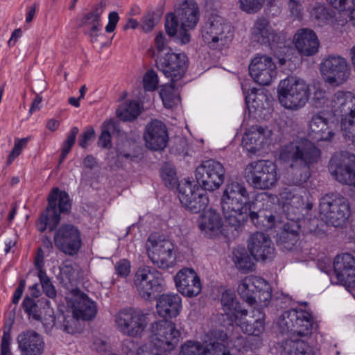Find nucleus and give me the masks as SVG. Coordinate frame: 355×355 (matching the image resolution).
Wrapping results in <instances>:
<instances>
[{"label":"nucleus","instance_id":"f257e3e1","mask_svg":"<svg viewBox=\"0 0 355 355\" xmlns=\"http://www.w3.org/2000/svg\"><path fill=\"white\" fill-rule=\"evenodd\" d=\"M320 155V150L306 138H297L282 145L278 156L290 166L288 184L300 187L306 183L311 175V166L318 162Z\"/></svg>","mask_w":355,"mask_h":355},{"label":"nucleus","instance_id":"f03ea898","mask_svg":"<svg viewBox=\"0 0 355 355\" xmlns=\"http://www.w3.org/2000/svg\"><path fill=\"white\" fill-rule=\"evenodd\" d=\"M250 195L243 182H227L221 197V207L226 221L232 227L240 226L251 207Z\"/></svg>","mask_w":355,"mask_h":355},{"label":"nucleus","instance_id":"7ed1b4c3","mask_svg":"<svg viewBox=\"0 0 355 355\" xmlns=\"http://www.w3.org/2000/svg\"><path fill=\"white\" fill-rule=\"evenodd\" d=\"M277 94L279 101L284 108L297 111L309 101L310 87L303 79L297 76H288L279 82Z\"/></svg>","mask_w":355,"mask_h":355},{"label":"nucleus","instance_id":"20e7f679","mask_svg":"<svg viewBox=\"0 0 355 355\" xmlns=\"http://www.w3.org/2000/svg\"><path fill=\"white\" fill-rule=\"evenodd\" d=\"M71 207L69 194L57 187L53 188L48 197V206L40 215L36 226L43 232L47 228L53 231L60 221V213H68Z\"/></svg>","mask_w":355,"mask_h":355},{"label":"nucleus","instance_id":"39448f33","mask_svg":"<svg viewBox=\"0 0 355 355\" xmlns=\"http://www.w3.org/2000/svg\"><path fill=\"white\" fill-rule=\"evenodd\" d=\"M244 178L252 187L259 190L271 189L279 178L277 165L269 160L248 164L244 170Z\"/></svg>","mask_w":355,"mask_h":355},{"label":"nucleus","instance_id":"423d86ee","mask_svg":"<svg viewBox=\"0 0 355 355\" xmlns=\"http://www.w3.org/2000/svg\"><path fill=\"white\" fill-rule=\"evenodd\" d=\"M319 210L326 223L334 227L342 226L351 214L347 199L334 193L327 194L320 199Z\"/></svg>","mask_w":355,"mask_h":355},{"label":"nucleus","instance_id":"0eeeda50","mask_svg":"<svg viewBox=\"0 0 355 355\" xmlns=\"http://www.w3.org/2000/svg\"><path fill=\"white\" fill-rule=\"evenodd\" d=\"M241 297L250 305L259 304L266 306L272 297V290L268 282L257 276L245 277L238 286Z\"/></svg>","mask_w":355,"mask_h":355},{"label":"nucleus","instance_id":"6e6552de","mask_svg":"<svg viewBox=\"0 0 355 355\" xmlns=\"http://www.w3.org/2000/svg\"><path fill=\"white\" fill-rule=\"evenodd\" d=\"M231 26L221 16L214 15L209 17L202 31L204 42L214 49H220L230 44L233 39Z\"/></svg>","mask_w":355,"mask_h":355},{"label":"nucleus","instance_id":"1a4fd4ad","mask_svg":"<svg viewBox=\"0 0 355 355\" xmlns=\"http://www.w3.org/2000/svg\"><path fill=\"white\" fill-rule=\"evenodd\" d=\"M162 275L156 268L141 266L134 275V286L138 294L144 299L150 300L163 287Z\"/></svg>","mask_w":355,"mask_h":355},{"label":"nucleus","instance_id":"9d476101","mask_svg":"<svg viewBox=\"0 0 355 355\" xmlns=\"http://www.w3.org/2000/svg\"><path fill=\"white\" fill-rule=\"evenodd\" d=\"M150 345L153 348L173 351L178 345L181 333L175 323L160 320L150 325Z\"/></svg>","mask_w":355,"mask_h":355},{"label":"nucleus","instance_id":"9b49d317","mask_svg":"<svg viewBox=\"0 0 355 355\" xmlns=\"http://www.w3.org/2000/svg\"><path fill=\"white\" fill-rule=\"evenodd\" d=\"M313 322V317L308 311L290 309L282 313L278 324L282 333L291 332L306 337L311 335Z\"/></svg>","mask_w":355,"mask_h":355},{"label":"nucleus","instance_id":"f8f14e48","mask_svg":"<svg viewBox=\"0 0 355 355\" xmlns=\"http://www.w3.org/2000/svg\"><path fill=\"white\" fill-rule=\"evenodd\" d=\"M147 253L152 263L159 268H169L175 263V245L169 239L150 236L148 239Z\"/></svg>","mask_w":355,"mask_h":355},{"label":"nucleus","instance_id":"ddd939ff","mask_svg":"<svg viewBox=\"0 0 355 355\" xmlns=\"http://www.w3.org/2000/svg\"><path fill=\"white\" fill-rule=\"evenodd\" d=\"M329 171L340 183L355 185V155L348 151L335 153L329 163Z\"/></svg>","mask_w":355,"mask_h":355},{"label":"nucleus","instance_id":"4468645a","mask_svg":"<svg viewBox=\"0 0 355 355\" xmlns=\"http://www.w3.org/2000/svg\"><path fill=\"white\" fill-rule=\"evenodd\" d=\"M225 169L218 161L205 160L196 169V179L203 189L214 191L220 188L225 181Z\"/></svg>","mask_w":355,"mask_h":355},{"label":"nucleus","instance_id":"2eb2a0df","mask_svg":"<svg viewBox=\"0 0 355 355\" xmlns=\"http://www.w3.org/2000/svg\"><path fill=\"white\" fill-rule=\"evenodd\" d=\"M118 330L124 336L141 338L148 325L146 316L133 309H123L115 317Z\"/></svg>","mask_w":355,"mask_h":355},{"label":"nucleus","instance_id":"dca6fc26","mask_svg":"<svg viewBox=\"0 0 355 355\" xmlns=\"http://www.w3.org/2000/svg\"><path fill=\"white\" fill-rule=\"evenodd\" d=\"M321 73L324 81L338 87L349 78L351 68L347 60L340 55H329L321 63Z\"/></svg>","mask_w":355,"mask_h":355},{"label":"nucleus","instance_id":"f3484780","mask_svg":"<svg viewBox=\"0 0 355 355\" xmlns=\"http://www.w3.org/2000/svg\"><path fill=\"white\" fill-rule=\"evenodd\" d=\"M199 184L186 181L178 184V198L182 206L192 213L204 210L209 205V198Z\"/></svg>","mask_w":355,"mask_h":355},{"label":"nucleus","instance_id":"a211bd4d","mask_svg":"<svg viewBox=\"0 0 355 355\" xmlns=\"http://www.w3.org/2000/svg\"><path fill=\"white\" fill-rule=\"evenodd\" d=\"M338 127V119L329 112L319 111L311 117L308 134L318 141H329L334 137Z\"/></svg>","mask_w":355,"mask_h":355},{"label":"nucleus","instance_id":"6ab92c4d","mask_svg":"<svg viewBox=\"0 0 355 355\" xmlns=\"http://www.w3.org/2000/svg\"><path fill=\"white\" fill-rule=\"evenodd\" d=\"M54 230L53 241L55 247L65 254H76L82 244L79 230L73 225L63 224Z\"/></svg>","mask_w":355,"mask_h":355},{"label":"nucleus","instance_id":"aec40b11","mask_svg":"<svg viewBox=\"0 0 355 355\" xmlns=\"http://www.w3.org/2000/svg\"><path fill=\"white\" fill-rule=\"evenodd\" d=\"M188 58L185 53L167 52L159 57L156 61L157 69L171 81L178 82L184 75L187 68Z\"/></svg>","mask_w":355,"mask_h":355},{"label":"nucleus","instance_id":"412c9836","mask_svg":"<svg viewBox=\"0 0 355 355\" xmlns=\"http://www.w3.org/2000/svg\"><path fill=\"white\" fill-rule=\"evenodd\" d=\"M249 72L253 80L261 85H269L277 75L275 63L266 55H257L249 65Z\"/></svg>","mask_w":355,"mask_h":355},{"label":"nucleus","instance_id":"4be33fe9","mask_svg":"<svg viewBox=\"0 0 355 355\" xmlns=\"http://www.w3.org/2000/svg\"><path fill=\"white\" fill-rule=\"evenodd\" d=\"M248 248L257 261L271 259L275 254L270 236L261 232H256L250 235L248 241Z\"/></svg>","mask_w":355,"mask_h":355},{"label":"nucleus","instance_id":"5701e85b","mask_svg":"<svg viewBox=\"0 0 355 355\" xmlns=\"http://www.w3.org/2000/svg\"><path fill=\"white\" fill-rule=\"evenodd\" d=\"M144 139L148 148L153 150L164 149L168 141L166 125L157 119L151 121L146 126Z\"/></svg>","mask_w":355,"mask_h":355},{"label":"nucleus","instance_id":"b1692460","mask_svg":"<svg viewBox=\"0 0 355 355\" xmlns=\"http://www.w3.org/2000/svg\"><path fill=\"white\" fill-rule=\"evenodd\" d=\"M174 279L177 289L182 295L193 297L200 293L202 290L200 279L193 268H184L180 270Z\"/></svg>","mask_w":355,"mask_h":355},{"label":"nucleus","instance_id":"393cba45","mask_svg":"<svg viewBox=\"0 0 355 355\" xmlns=\"http://www.w3.org/2000/svg\"><path fill=\"white\" fill-rule=\"evenodd\" d=\"M304 191L302 188H292L286 187L279 193L282 209L287 218H297L300 215V210L304 207V202L302 196Z\"/></svg>","mask_w":355,"mask_h":355},{"label":"nucleus","instance_id":"a878e982","mask_svg":"<svg viewBox=\"0 0 355 355\" xmlns=\"http://www.w3.org/2000/svg\"><path fill=\"white\" fill-rule=\"evenodd\" d=\"M329 106L334 118H355V95L350 92H336L330 101Z\"/></svg>","mask_w":355,"mask_h":355},{"label":"nucleus","instance_id":"bb28decb","mask_svg":"<svg viewBox=\"0 0 355 355\" xmlns=\"http://www.w3.org/2000/svg\"><path fill=\"white\" fill-rule=\"evenodd\" d=\"M271 135L272 130L267 127L252 125L243 136V146L248 153L255 154L270 139Z\"/></svg>","mask_w":355,"mask_h":355},{"label":"nucleus","instance_id":"cd10ccee","mask_svg":"<svg viewBox=\"0 0 355 355\" xmlns=\"http://www.w3.org/2000/svg\"><path fill=\"white\" fill-rule=\"evenodd\" d=\"M21 355H42L45 343L42 336L34 330H26L17 338Z\"/></svg>","mask_w":355,"mask_h":355},{"label":"nucleus","instance_id":"c85d7f7f","mask_svg":"<svg viewBox=\"0 0 355 355\" xmlns=\"http://www.w3.org/2000/svg\"><path fill=\"white\" fill-rule=\"evenodd\" d=\"M295 46L304 56H311L318 51L320 42L313 31L309 28H301L293 37Z\"/></svg>","mask_w":355,"mask_h":355},{"label":"nucleus","instance_id":"c756f323","mask_svg":"<svg viewBox=\"0 0 355 355\" xmlns=\"http://www.w3.org/2000/svg\"><path fill=\"white\" fill-rule=\"evenodd\" d=\"M103 9L101 6H95L91 11L85 14L80 19L79 27L84 28V33L87 35L91 42L97 41L102 28L101 15Z\"/></svg>","mask_w":355,"mask_h":355},{"label":"nucleus","instance_id":"7c9ffc66","mask_svg":"<svg viewBox=\"0 0 355 355\" xmlns=\"http://www.w3.org/2000/svg\"><path fill=\"white\" fill-rule=\"evenodd\" d=\"M289 221L285 223L277 234V243L284 250H291L299 240L300 225L297 218H288Z\"/></svg>","mask_w":355,"mask_h":355},{"label":"nucleus","instance_id":"2f4dec72","mask_svg":"<svg viewBox=\"0 0 355 355\" xmlns=\"http://www.w3.org/2000/svg\"><path fill=\"white\" fill-rule=\"evenodd\" d=\"M198 222L200 231L209 238L218 235L223 225L220 213L212 208L205 211Z\"/></svg>","mask_w":355,"mask_h":355},{"label":"nucleus","instance_id":"473e14b6","mask_svg":"<svg viewBox=\"0 0 355 355\" xmlns=\"http://www.w3.org/2000/svg\"><path fill=\"white\" fill-rule=\"evenodd\" d=\"M252 39L261 44L269 45L275 43L279 37L265 17H259L252 28Z\"/></svg>","mask_w":355,"mask_h":355},{"label":"nucleus","instance_id":"72a5a7b5","mask_svg":"<svg viewBox=\"0 0 355 355\" xmlns=\"http://www.w3.org/2000/svg\"><path fill=\"white\" fill-rule=\"evenodd\" d=\"M182 299L178 294H163L157 302L159 315L164 318H175L180 313Z\"/></svg>","mask_w":355,"mask_h":355},{"label":"nucleus","instance_id":"f704fd0d","mask_svg":"<svg viewBox=\"0 0 355 355\" xmlns=\"http://www.w3.org/2000/svg\"><path fill=\"white\" fill-rule=\"evenodd\" d=\"M182 28H193L198 21V7L194 0H184L175 10Z\"/></svg>","mask_w":355,"mask_h":355},{"label":"nucleus","instance_id":"c9c22d12","mask_svg":"<svg viewBox=\"0 0 355 355\" xmlns=\"http://www.w3.org/2000/svg\"><path fill=\"white\" fill-rule=\"evenodd\" d=\"M334 268L336 278L346 283L350 276H355V258L349 253H344L336 257Z\"/></svg>","mask_w":355,"mask_h":355},{"label":"nucleus","instance_id":"e433bc0d","mask_svg":"<svg viewBox=\"0 0 355 355\" xmlns=\"http://www.w3.org/2000/svg\"><path fill=\"white\" fill-rule=\"evenodd\" d=\"M221 304L223 309L227 318L231 320H236L240 317H245L248 315L246 309H242L239 304L236 302L235 293L227 290L223 293L221 297Z\"/></svg>","mask_w":355,"mask_h":355},{"label":"nucleus","instance_id":"4c0bfd02","mask_svg":"<svg viewBox=\"0 0 355 355\" xmlns=\"http://www.w3.org/2000/svg\"><path fill=\"white\" fill-rule=\"evenodd\" d=\"M73 312L78 318L89 320L96 314L97 309L95 302L86 295L77 297L73 302Z\"/></svg>","mask_w":355,"mask_h":355},{"label":"nucleus","instance_id":"58836bf2","mask_svg":"<svg viewBox=\"0 0 355 355\" xmlns=\"http://www.w3.org/2000/svg\"><path fill=\"white\" fill-rule=\"evenodd\" d=\"M264 313L258 309L253 311L252 320L243 322L240 321L239 326L245 334L259 336L264 331Z\"/></svg>","mask_w":355,"mask_h":355},{"label":"nucleus","instance_id":"ea45409f","mask_svg":"<svg viewBox=\"0 0 355 355\" xmlns=\"http://www.w3.org/2000/svg\"><path fill=\"white\" fill-rule=\"evenodd\" d=\"M180 86L181 84L173 81L169 84L162 86L159 95L166 107L173 108L179 103L180 98L176 90Z\"/></svg>","mask_w":355,"mask_h":355},{"label":"nucleus","instance_id":"a19ab883","mask_svg":"<svg viewBox=\"0 0 355 355\" xmlns=\"http://www.w3.org/2000/svg\"><path fill=\"white\" fill-rule=\"evenodd\" d=\"M79 319L73 312L60 314L54 320V326L68 334H74L78 331Z\"/></svg>","mask_w":355,"mask_h":355},{"label":"nucleus","instance_id":"79ce46f5","mask_svg":"<svg viewBox=\"0 0 355 355\" xmlns=\"http://www.w3.org/2000/svg\"><path fill=\"white\" fill-rule=\"evenodd\" d=\"M43 302L40 300H35L34 298L26 295L22 302L21 306L24 311L28 315L29 319L35 321H42V305Z\"/></svg>","mask_w":355,"mask_h":355},{"label":"nucleus","instance_id":"37998d69","mask_svg":"<svg viewBox=\"0 0 355 355\" xmlns=\"http://www.w3.org/2000/svg\"><path fill=\"white\" fill-rule=\"evenodd\" d=\"M117 130V123L114 119H110L103 123L101 134L98 140V146L103 148L112 147V134Z\"/></svg>","mask_w":355,"mask_h":355},{"label":"nucleus","instance_id":"c03bdc74","mask_svg":"<svg viewBox=\"0 0 355 355\" xmlns=\"http://www.w3.org/2000/svg\"><path fill=\"white\" fill-rule=\"evenodd\" d=\"M141 113L140 104L135 101H130L121 105L116 110V114L123 121L135 120Z\"/></svg>","mask_w":355,"mask_h":355},{"label":"nucleus","instance_id":"a18cd8bd","mask_svg":"<svg viewBox=\"0 0 355 355\" xmlns=\"http://www.w3.org/2000/svg\"><path fill=\"white\" fill-rule=\"evenodd\" d=\"M209 343L203 345L198 341L187 340L181 345L179 355H205Z\"/></svg>","mask_w":355,"mask_h":355},{"label":"nucleus","instance_id":"49530a36","mask_svg":"<svg viewBox=\"0 0 355 355\" xmlns=\"http://www.w3.org/2000/svg\"><path fill=\"white\" fill-rule=\"evenodd\" d=\"M334 8L340 11H349V21L355 27V0H327Z\"/></svg>","mask_w":355,"mask_h":355},{"label":"nucleus","instance_id":"de8ad7c7","mask_svg":"<svg viewBox=\"0 0 355 355\" xmlns=\"http://www.w3.org/2000/svg\"><path fill=\"white\" fill-rule=\"evenodd\" d=\"M160 175L164 184L169 188H174L178 182L175 169L169 166L164 165L161 169Z\"/></svg>","mask_w":355,"mask_h":355},{"label":"nucleus","instance_id":"09e8293b","mask_svg":"<svg viewBox=\"0 0 355 355\" xmlns=\"http://www.w3.org/2000/svg\"><path fill=\"white\" fill-rule=\"evenodd\" d=\"M263 3L264 0H239V8L248 14L258 12Z\"/></svg>","mask_w":355,"mask_h":355},{"label":"nucleus","instance_id":"8fccbe9b","mask_svg":"<svg viewBox=\"0 0 355 355\" xmlns=\"http://www.w3.org/2000/svg\"><path fill=\"white\" fill-rule=\"evenodd\" d=\"M234 262L236 268L243 272L252 270L254 267L251 257L246 252L235 254Z\"/></svg>","mask_w":355,"mask_h":355},{"label":"nucleus","instance_id":"3c124183","mask_svg":"<svg viewBox=\"0 0 355 355\" xmlns=\"http://www.w3.org/2000/svg\"><path fill=\"white\" fill-rule=\"evenodd\" d=\"M38 277L40 280L43 292L45 295L50 298H55L57 295L55 288L51 283L49 277L47 276L46 272L41 271L40 272H38Z\"/></svg>","mask_w":355,"mask_h":355},{"label":"nucleus","instance_id":"603ef678","mask_svg":"<svg viewBox=\"0 0 355 355\" xmlns=\"http://www.w3.org/2000/svg\"><path fill=\"white\" fill-rule=\"evenodd\" d=\"M355 118H343L340 119L341 130L343 136L351 141H354L355 139Z\"/></svg>","mask_w":355,"mask_h":355},{"label":"nucleus","instance_id":"864d4df0","mask_svg":"<svg viewBox=\"0 0 355 355\" xmlns=\"http://www.w3.org/2000/svg\"><path fill=\"white\" fill-rule=\"evenodd\" d=\"M179 23L180 24L175 12L166 15L165 30L169 36L174 37L177 35Z\"/></svg>","mask_w":355,"mask_h":355},{"label":"nucleus","instance_id":"5fc2aeb1","mask_svg":"<svg viewBox=\"0 0 355 355\" xmlns=\"http://www.w3.org/2000/svg\"><path fill=\"white\" fill-rule=\"evenodd\" d=\"M158 76L153 70L148 71L143 78V84L145 90L155 91L158 86Z\"/></svg>","mask_w":355,"mask_h":355},{"label":"nucleus","instance_id":"6e6d98bb","mask_svg":"<svg viewBox=\"0 0 355 355\" xmlns=\"http://www.w3.org/2000/svg\"><path fill=\"white\" fill-rule=\"evenodd\" d=\"M287 345L295 349L293 352L294 355H310L311 352L309 345L301 339L292 340Z\"/></svg>","mask_w":355,"mask_h":355},{"label":"nucleus","instance_id":"4d7b16f0","mask_svg":"<svg viewBox=\"0 0 355 355\" xmlns=\"http://www.w3.org/2000/svg\"><path fill=\"white\" fill-rule=\"evenodd\" d=\"M79 130L77 127H73L69 134L68 135L66 140L64 141L62 150V158L64 159L67 155L71 150L72 146L75 144L76 138L78 134Z\"/></svg>","mask_w":355,"mask_h":355},{"label":"nucleus","instance_id":"13d9d810","mask_svg":"<svg viewBox=\"0 0 355 355\" xmlns=\"http://www.w3.org/2000/svg\"><path fill=\"white\" fill-rule=\"evenodd\" d=\"M94 137V129L91 126L87 127L79 137L78 145L83 148H86Z\"/></svg>","mask_w":355,"mask_h":355},{"label":"nucleus","instance_id":"bf43d9fd","mask_svg":"<svg viewBox=\"0 0 355 355\" xmlns=\"http://www.w3.org/2000/svg\"><path fill=\"white\" fill-rule=\"evenodd\" d=\"M27 143V138L15 140L14 147L8 156V162L9 164L21 154L22 149L26 147Z\"/></svg>","mask_w":355,"mask_h":355},{"label":"nucleus","instance_id":"052dcab7","mask_svg":"<svg viewBox=\"0 0 355 355\" xmlns=\"http://www.w3.org/2000/svg\"><path fill=\"white\" fill-rule=\"evenodd\" d=\"M12 338L10 329L4 330L1 341V355H11V345Z\"/></svg>","mask_w":355,"mask_h":355},{"label":"nucleus","instance_id":"680f3d73","mask_svg":"<svg viewBox=\"0 0 355 355\" xmlns=\"http://www.w3.org/2000/svg\"><path fill=\"white\" fill-rule=\"evenodd\" d=\"M116 273L121 277H126L130 272V263L127 259H121L115 265Z\"/></svg>","mask_w":355,"mask_h":355},{"label":"nucleus","instance_id":"e2e57ef3","mask_svg":"<svg viewBox=\"0 0 355 355\" xmlns=\"http://www.w3.org/2000/svg\"><path fill=\"white\" fill-rule=\"evenodd\" d=\"M224 346L218 342L209 343L208 352L205 355H231L230 352L223 351Z\"/></svg>","mask_w":355,"mask_h":355},{"label":"nucleus","instance_id":"0e129e2a","mask_svg":"<svg viewBox=\"0 0 355 355\" xmlns=\"http://www.w3.org/2000/svg\"><path fill=\"white\" fill-rule=\"evenodd\" d=\"M156 23L154 12H148L143 17L142 28L146 32L151 31L155 27Z\"/></svg>","mask_w":355,"mask_h":355},{"label":"nucleus","instance_id":"69168bd1","mask_svg":"<svg viewBox=\"0 0 355 355\" xmlns=\"http://www.w3.org/2000/svg\"><path fill=\"white\" fill-rule=\"evenodd\" d=\"M263 217L265 218H267L268 223V225H271L273 223V222L275 221V216L272 214H270V216H261L259 213L255 212V211H251L250 213V218L251 220L255 225V226H257V227H261V224L259 222V218H263Z\"/></svg>","mask_w":355,"mask_h":355},{"label":"nucleus","instance_id":"338daca9","mask_svg":"<svg viewBox=\"0 0 355 355\" xmlns=\"http://www.w3.org/2000/svg\"><path fill=\"white\" fill-rule=\"evenodd\" d=\"M155 44L156 49L159 52H162L167 49V40L162 33H159L155 38Z\"/></svg>","mask_w":355,"mask_h":355},{"label":"nucleus","instance_id":"774afa93","mask_svg":"<svg viewBox=\"0 0 355 355\" xmlns=\"http://www.w3.org/2000/svg\"><path fill=\"white\" fill-rule=\"evenodd\" d=\"M171 351L160 349H157L151 347L149 352H144L142 348H139L137 351V355H172Z\"/></svg>","mask_w":355,"mask_h":355}]
</instances>
